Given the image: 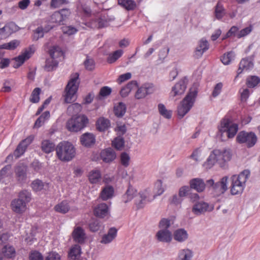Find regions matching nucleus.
Returning <instances> with one entry per match:
<instances>
[{
  "label": "nucleus",
  "instance_id": "1",
  "mask_svg": "<svg viewBox=\"0 0 260 260\" xmlns=\"http://www.w3.org/2000/svg\"><path fill=\"white\" fill-rule=\"evenodd\" d=\"M250 176V172L245 170L238 175L231 177V193L233 195L239 194L243 192L246 186V182Z\"/></svg>",
  "mask_w": 260,
  "mask_h": 260
},
{
  "label": "nucleus",
  "instance_id": "2",
  "mask_svg": "<svg viewBox=\"0 0 260 260\" xmlns=\"http://www.w3.org/2000/svg\"><path fill=\"white\" fill-rule=\"evenodd\" d=\"M238 129V124L233 123L228 119H223L218 127V135L222 141L228 138H233L236 135Z\"/></svg>",
  "mask_w": 260,
  "mask_h": 260
},
{
  "label": "nucleus",
  "instance_id": "3",
  "mask_svg": "<svg viewBox=\"0 0 260 260\" xmlns=\"http://www.w3.org/2000/svg\"><path fill=\"white\" fill-rule=\"evenodd\" d=\"M55 150L58 158L63 161H69L75 156V149L69 142H60L57 145Z\"/></svg>",
  "mask_w": 260,
  "mask_h": 260
},
{
  "label": "nucleus",
  "instance_id": "4",
  "mask_svg": "<svg viewBox=\"0 0 260 260\" xmlns=\"http://www.w3.org/2000/svg\"><path fill=\"white\" fill-rule=\"evenodd\" d=\"M197 93V90L195 88H191L178 106L177 114L180 118H183L190 110L195 101Z\"/></svg>",
  "mask_w": 260,
  "mask_h": 260
},
{
  "label": "nucleus",
  "instance_id": "5",
  "mask_svg": "<svg viewBox=\"0 0 260 260\" xmlns=\"http://www.w3.org/2000/svg\"><path fill=\"white\" fill-rule=\"evenodd\" d=\"M31 199V193L26 190H23L19 192L18 198L13 200L11 202V207L13 211L20 213L24 212L26 209V204L29 202Z\"/></svg>",
  "mask_w": 260,
  "mask_h": 260
},
{
  "label": "nucleus",
  "instance_id": "6",
  "mask_svg": "<svg viewBox=\"0 0 260 260\" xmlns=\"http://www.w3.org/2000/svg\"><path fill=\"white\" fill-rule=\"evenodd\" d=\"M78 78L79 75L76 73L72 77L66 86L64 101L67 103H72L76 99V92L79 86Z\"/></svg>",
  "mask_w": 260,
  "mask_h": 260
},
{
  "label": "nucleus",
  "instance_id": "7",
  "mask_svg": "<svg viewBox=\"0 0 260 260\" xmlns=\"http://www.w3.org/2000/svg\"><path fill=\"white\" fill-rule=\"evenodd\" d=\"M88 119L84 115L73 116L67 123V127L71 132H77L84 128Z\"/></svg>",
  "mask_w": 260,
  "mask_h": 260
},
{
  "label": "nucleus",
  "instance_id": "8",
  "mask_svg": "<svg viewBox=\"0 0 260 260\" xmlns=\"http://www.w3.org/2000/svg\"><path fill=\"white\" fill-rule=\"evenodd\" d=\"M227 182L228 177L225 176L216 183H214L213 179H209L207 181L206 183L208 186L211 187L212 191L215 196H219L227 190Z\"/></svg>",
  "mask_w": 260,
  "mask_h": 260
},
{
  "label": "nucleus",
  "instance_id": "9",
  "mask_svg": "<svg viewBox=\"0 0 260 260\" xmlns=\"http://www.w3.org/2000/svg\"><path fill=\"white\" fill-rule=\"evenodd\" d=\"M237 140L240 143H245L247 147H253L257 142V137L254 133L240 132L237 137Z\"/></svg>",
  "mask_w": 260,
  "mask_h": 260
},
{
  "label": "nucleus",
  "instance_id": "10",
  "mask_svg": "<svg viewBox=\"0 0 260 260\" xmlns=\"http://www.w3.org/2000/svg\"><path fill=\"white\" fill-rule=\"evenodd\" d=\"M214 153L216 157V161L221 168H225L226 163L229 161L232 156L231 151L229 149H215Z\"/></svg>",
  "mask_w": 260,
  "mask_h": 260
},
{
  "label": "nucleus",
  "instance_id": "11",
  "mask_svg": "<svg viewBox=\"0 0 260 260\" xmlns=\"http://www.w3.org/2000/svg\"><path fill=\"white\" fill-rule=\"evenodd\" d=\"M27 170V167L23 163H19L15 167V176L19 184H23L26 182Z\"/></svg>",
  "mask_w": 260,
  "mask_h": 260
},
{
  "label": "nucleus",
  "instance_id": "12",
  "mask_svg": "<svg viewBox=\"0 0 260 260\" xmlns=\"http://www.w3.org/2000/svg\"><path fill=\"white\" fill-rule=\"evenodd\" d=\"M114 18H110L108 15H103L91 22H87L85 25L91 28H101L108 26Z\"/></svg>",
  "mask_w": 260,
  "mask_h": 260
},
{
  "label": "nucleus",
  "instance_id": "13",
  "mask_svg": "<svg viewBox=\"0 0 260 260\" xmlns=\"http://www.w3.org/2000/svg\"><path fill=\"white\" fill-rule=\"evenodd\" d=\"M138 198L136 200V204L137 208L140 209L143 208L147 203L152 201L155 198V195L151 197L150 191L146 189L139 192Z\"/></svg>",
  "mask_w": 260,
  "mask_h": 260
},
{
  "label": "nucleus",
  "instance_id": "14",
  "mask_svg": "<svg viewBox=\"0 0 260 260\" xmlns=\"http://www.w3.org/2000/svg\"><path fill=\"white\" fill-rule=\"evenodd\" d=\"M156 90L154 85L151 83H145L138 88L135 94L137 99L144 98L146 95L153 93Z\"/></svg>",
  "mask_w": 260,
  "mask_h": 260
},
{
  "label": "nucleus",
  "instance_id": "15",
  "mask_svg": "<svg viewBox=\"0 0 260 260\" xmlns=\"http://www.w3.org/2000/svg\"><path fill=\"white\" fill-rule=\"evenodd\" d=\"M34 52L35 49L32 47H29L26 49L21 54L14 59L13 67L14 68H19L26 59H29L31 57Z\"/></svg>",
  "mask_w": 260,
  "mask_h": 260
},
{
  "label": "nucleus",
  "instance_id": "16",
  "mask_svg": "<svg viewBox=\"0 0 260 260\" xmlns=\"http://www.w3.org/2000/svg\"><path fill=\"white\" fill-rule=\"evenodd\" d=\"M186 79L185 78L180 80L172 87L170 95L175 97L184 93L186 88Z\"/></svg>",
  "mask_w": 260,
  "mask_h": 260
},
{
  "label": "nucleus",
  "instance_id": "17",
  "mask_svg": "<svg viewBox=\"0 0 260 260\" xmlns=\"http://www.w3.org/2000/svg\"><path fill=\"white\" fill-rule=\"evenodd\" d=\"M34 137L30 136L25 139L22 141L18 145L16 150L14 152V155L16 158L19 157L25 151L27 146L32 142Z\"/></svg>",
  "mask_w": 260,
  "mask_h": 260
},
{
  "label": "nucleus",
  "instance_id": "18",
  "mask_svg": "<svg viewBox=\"0 0 260 260\" xmlns=\"http://www.w3.org/2000/svg\"><path fill=\"white\" fill-rule=\"evenodd\" d=\"M94 215L99 218L108 217L110 215L109 207L106 203L98 205L93 210Z\"/></svg>",
  "mask_w": 260,
  "mask_h": 260
},
{
  "label": "nucleus",
  "instance_id": "19",
  "mask_svg": "<svg viewBox=\"0 0 260 260\" xmlns=\"http://www.w3.org/2000/svg\"><path fill=\"white\" fill-rule=\"evenodd\" d=\"M213 208H210L209 204L203 201L197 202L192 208V212L196 215H200L207 211L212 210Z\"/></svg>",
  "mask_w": 260,
  "mask_h": 260
},
{
  "label": "nucleus",
  "instance_id": "20",
  "mask_svg": "<svg viewBox=\"0 0 260 260\" xmlns=\"http://www.w3.org/2000/svg\"><path fill=\"white\" fill-rule=\"evenodd\" d=\"M73 240L76 243L82 244L85 242L86 235L84 231L80 226L74 228L72 232Z\"/></svg>",
  "mask_w": 260,
  "mask_h": 260
},
{
  "label": "nucleus",
  "instance_id": "21",
  "mask_svg": "<svg viewBox=\"0 0 260 260\" xmlns=\"http://www.w3.org/2000/svg\"><path fill=\"white\" fill-rule=\"evenodd\" d=\"M209 46L207 40L205 38L201 39L199 41L194 51V56L197 58L201 57L204 53L209 49Z\"/></svg>",
  "mask_w": 260,
  "mask_h": 260
},
{
  "label": "nucleus",
  "instance_id": "22",
  "mask_svg": "<svg viewBox=\"0 0 260 260\" xmlns=\"http://www.w3.org/2000/svg\"><path fill=\"white\" fill-rule=\"evenodd\" d=\"M156 237L158 241L162 242L169 243L172 239L171 232L167 229H160L156 234Z\"/></svg>",
  "mask_w": 260,
  "mask_h": 260
},
{
  "label": "nucleus",
  "instance_id": "23",
  "mask_svg": "<svg viewBox=\"0 0 260 260\" xmlns=\"http://www.w3.org/2000/svg\"><path fill=\"white\" fill-rule=\"evenodd\" d=\"M253 67V62L251 58H247L242 59L239 63V67L237 71V75L236 78L242 73L243 71L250 70L252 69Z\"/></svg>",
  "mask_w": 260,
  "mask_h": 260
},
{
  "label": "nucleus",
  "instance_id": "24",
  "mask_svg": "<svg viewBox=\"0 0 260 260\" xmlns=\"http://www.w3.org/2000/svg\"><path fill=\"white\" fill-rule=\"evenodd\" d=\"M117 230L115 228H111L107 234L104 235L100 242L102 244H107L111 243L116 237Z\"/></svg>",
  "mask_w": 260,
  "mask_h": 260
},
{
  "label": "nucleus",
  "instance_id": "25",
  "mask_svg": "<svg viewBox=\"0 0 260 260\" xmlns=\"http://www.w3.org/2000/svg\"><path fill=\"white\" fill-rule=\"evenodd\" d=\"M189 184L191 188L194 189L199 192L203 191L206 186L203 180L198 178L191 179Z\"/></svg>",
  "mask_w": 260,
  "mask_h": 260
},
{
  "label": "nucleus",
  "instance_id": "26",
  "mask_svg": "<svg viewBox=\"0 0 260 260\" xmlns=\"http://www.w3.org/2000/svg\"><path fill=\"white\" fill-rule=\"evenodd\" d=\"M80 141L82 145L90 147L95 143V138L93 134L86 133L81 136Z\"/></svg>",
  "mask_w": 260,
  "mask_h": 260
},
{
  "label": "nucleus",
  "instance_id": "27",
  "mask_svg": "<svg viewBox=\"0 0 260 260\" xmlns=\"http://www.w3.org/2000/svg\"><path fill=\"white\" fill-rule=\"evenodd\" d=\"M50 58L53 60H58V62L63 58V52L61 49L57 46H53L50 48L49 51Z\"/></svg>",
  "mask_w": 260,
  "mask_h": 260
},
{
  "label": "nucleus",
  "instance_id": "28",
  "mask_svg": "<svg viewBox=\"0 0 260 260\" xmlns=\"http://www.w3.org/2000/svg\"><path fill=\"white\" fill-rule=\"evenodd\" d=\"M101 157L105 162H109L113 161L116 157L114 151L111 148L103 150L101 153Z\"/></svg>",
  "mask_w": 260,
  "mask_h": 260
},
{
  "label": "nucleus",
  "instance_id": "29",
  "mask_svg": "<svg viewBox=\"0 0 260 260\" xmlns=\"http://www.w3.org/2000/svg\"><path fill=\"white\" fill-rule=\"evenodd\" d=\"M214 9V17L218 20H221L226 14V10L223 5L220 1H218Z\"/></svg>",
  "mask_w": 260,
  "mask_h": 260
},
{
  "label": "nucleus",
  "instance_id": "30",
  "mask_svg": "<svg viewBox=\"0 0 260 260\" xmlns=\"http://www.w3.org/2000/svg\"><path fill=\"white\" fill-rule=\"evenodd\" d=\"M114 192L113 187L110 185H107L102 189L100 193V198L103 201L108 200L114 196Z\"/></svg>",
  "mask_w": 260,
  "mask_h": 260
},
{
  "label": "nucleus",
  "instance_id": "31",
  "mask_svg": "<svg viewBox=\"0 0 260 260\" xmlns=\"http://www.w3.org/2000/svg\"><path fill=\"white\" fill-rule=\"evenodd\" d=\"M173 236L175 240L179 242H183L187 239L188 235L186 230L179 229L174 231Z\"/></svg>",
  "mask_w": 260,
  "mask_h": 260
},
{
  "label": "nucleus",
  "instance_id": "32",
  "mask_svg": "<svg viewBox=\"0 0 260 260\" xmlns=\"http://www.w3.org/2000/svg\"><path fill=\"white\" fill-rule=\"evenodd\" d=\"M137 190L132 186L129 185L126 192L122 197V201L124 203L131 201L136 195Z\"/></svg>",
  "mask_w": 260,
  "mask_h": 260
},
{
  "label": "nucleus",
  "instance_id": "33",
  "mask_svg": "<svg viewBox=\"0 0 260 260\" xmlns=\"http://www.w3.org/2000/svg\"><path fill=\"white\" fill-rule=\"evenodd\" d=\"M81 248L79 245L75 244L71 248L69 252V257L73 260L80 259Z\"/></svg>",
  "mask_w": 260,
  "mask_h": 260
},
{
  "label": "nucleus",
  "instance_id": "34",
  "mask_svg": "<svg viewBox=\"0 0 260 260\" xmlns=\"http://www.w3.org/2000/svg\"><path fill=\"white\" fill-rule=\"evenodd\" d=\"M88 177L91 183L97 184L101 181L102 175L99 170H93L89 173Z\"/></svg>",
  "mask_w": 260,
  "mask_h": 260
},
{
  "label": "nucleus",
  "instance_id": "35",
  "mask_svg": "<svg viewBox=\"0 0 260 260\" xmlns=\"http://www.w3.org/2000/svg\"><path fill=\"white\" fill-rule=\"evenodd\" d=\"M2 252L5 258L14 257L16 254L15 248L11 245H6L2 249Z\"/></svg>",
  "mask_w": 260,
  "mask_h": 260
},
{
  "label": "nucleus",
  "instance_id": "36",
  "mask_svg": "<svg viewBox=\"0 0 260 260\" xmlns=\"http://www.w3.org/2000/svg\"><path fill=\"white\" fill-rule=\"evenodd\" d=\"M54 144L48 140H43L41 144L42 150L46 153H49L54 150Z\"/></svg>",
  "mask_w": 260,
  "mask_h": 260
},
{
  "label": "nucleus",
  "instance_id": "37",
  "mask_svg": "<svg viewBox=\"0 0 260 260\" xmlns=\"http://www.w3.org/2000/svg\"><path fill=\"white\" fill-rule=\"evenodd\" d=\"M118 3L128 11L134 10L137 6L136 2L133 0H118Z\"/></svg>",
  "mask_w": 260,
  "mask_h": 260
},
{
  "label": "nucleus",
  "instance_id": "38",
  "mask_svg": "<svg viewBox=\"0 0 260 260\" xmlns=\"http://www.w3.org/2000/svg\"><path fill=\"white\" fill-rule=\"evenodd\" d=\"M137 86L136 81H133L129 82L126 86L123 87L120 90V93L122 97L127 96L131 91Z\"/></svg>",
  "mask_w": 260,
  "mask_h": 260
},
{
  "label": "nucleus",
  "instance_id": "39",
  "mask_svg": "<svg viewBox=\"0 0 260 260\" xmlns=\"http://www.w3.org/2000/svg\"><path fill=\"white\" fill-rule=\"evenodd\" d=\"M70 208V207L67 201H63L54 207L55 211L63 214L68 212Z\"/></svg>",
  "mask_w": 260,
  "mask_h": 260
},
{
  "label": "nucleus",
  "instance_id": "40",
  "mask_svg": "<svg viewBox=\"0 0 260 260\" xmlns=\"http://www.w3.org/2000/svg\"><path fill=\"white\" fill-rule=\"evenodd\" d=\"M58 64V60H53L52 58H49L46 60V64L44 69L47 72H51L55 70Z\"/></svg>",
  "mask_w": 260,
  "mask_h": 260
},
{
  "label": "nucleus",
  "instance_id": "41",
  "mask_svg": "<svg viewBox=\"0 0 260 260\" xmlns=\"http://www.w3.org/2000/svg\"><path fill=\"white\" fill-rule=\"evenodd\" d=\"M14 27H15V25L11 23L0 28V39L5 38L9 34H11L13 31L12 28Z\"/></svg>",
  "mask_w": 260,
  "mask_h": 260
},
{
  "label": "nucleus",
  "instance_id": "42",
  "mask_svg": "<svg viewBox=\"0 0 260 260\" xmlns=\"http://www.w3.org/2000/svg\"><path fill=\"white\" fill-rule=\"evenodd\" d=\"M110 125L109 120L103 117L100 118L96 122L97 128L100 131L107 129Z\"/></svg>",
  "mask_w": 260,
  "mask_h": 260
},
{
  "label": "nucleus",
  "instance_id": "43",
  "mask_svg": "<svg viewBox=\"0 0 260 260\" xmlns=\"http://www.w3.org/2000/svg\"><path fill=\"white\" fill-rule=\"evenodd\" d=\"M125 111L126 106L123 103L120 102L114 107V112L117 117H122L125 114Z\"/></svg>",
  "mask_w": 260,
  "mask_h": 260
},
{
  "label": "nucleus",
  "instance_id": "44",
  "mask_svg": "<svg viewBox=\"0 0 260 260\" xmlns=\"http://www.w3.org/2000/svg\"><path fill=\"white\" fill-rule=\"evenodd\" d=\"M192 257V252L190 249H182L179 252L178 260H190Z\"/></svg>",
  "mask_w": 260,
  "mask_h": 260
},
{
  "label": "nucleus",
  "instance_id": "45",
  "mask_svg": "<svg viewBox=\"0 0 260 260\" xmlns=\"http://www.w3.org/2000/svg\"><path fill=\"white\" fill-rule=\"evenodd\" d=\"M217 162L216 161V157L215 156V153H214V150L212 151L210 153V155L208 157L206 161L204 164V166L207 169H209L211 168Z\"/></svg>",
  "mask_w": 260,
  "mask_h": 260
},
{
  "label": "nucleus",
  "instance_id": "46",
  "mask_svg": "<svg viewBox=\"0 0 260 260\" xmlns=\"http://www.w3.org/2000/svg\"><path fill=\"white\" fill-rule=\"evenodd\" d=\"M49 31V29L46 28H43L42 27H38L34 30L32 38L34 40L37 41L40 38H42L44 37V33L47 32Z\"/></svg>",
  "mask_w": 260,
  "mask_h": 260
},
{
  "label": "nucleus",
  "instance_id": "47",
  "mask_svg": "<svg viewBox=\"0 0 260 260\" xmlns=\"http://www.w3.org/2000/svg\"><path fill=\"white\" fill-rule=\"evenodd\" d=\"M88 226L91 232H95L102 228V223L97 219H92L90 220Z\"/></svg>",
  "mask_w": 260,
  "mask_h": 260
},
{
  "label": "nucleus",
  "instance_id": "48",
  "mask_svg": "<svg viewBox=\"0 0 260 260\" xmlns=\"http://www.w3.org/2000/svg\"><path fill=\"white\" fill-rule=\"evenodd\" d=\"M82 109L81 105L78 103H75L70 105L67 109V112L70 115L76 116V114L79 113Z\"/></svg>",
  "mask_w": 260,
  "mask_h": 260
},
{
  "label": "nucleus",
  "instance_id": "49",
  "mask_svg": "<svg viewBox=\"0 0 260 260\" xmlns=\"http://www.w3.org/2000/svg\"><path fill=\"white\" fill-rule=\"evenodd\" d=\"M123 53V51L121 49H119L114 51L113 53L109 55V56L107 58V61L109 63H112L114 62L122 56Z\"/></svg>",
  "mask_w": 260,
  "mask_h": 260
},
{
  "label": "nucleus",
  "instance_id": "50",
  "mask_svg": "<svg viewBox=\"0 0 260 260\" xmlns=\"http://www.w3.org/2000/svg\"><path fill=\"white\" fill-rule=\"evenodd\" d=\"M158 108L159 113L164 117L167 119H170L171 118L172 114V111L168 110L164 105L159 104L158 105Z\"/></svg>",
  "mask_w": 260,
  "mask_h": 260
},
{
  "label": "nucleus",
  "instance_id": "51",
  "mask_svg": "<svg viewBox=\"0 0 260 260\" xmlns=\"http://www.w3.org/2000/svg\"><path fill=\"white\" fill-rule=\"evenodd\" d=\"M20 44V42L17 40H13L9 43H5L1 45V48L8 50L15 49Z\"/></svg>",
  "mask_w": 260,
  "mask_h": 260
},
{
  "label": "nucleus",
  "instance_id": "52",
  "mask_svg": "<svg viewBox=\"0 0 260 260\" xmlns=\"http://www.w3.org/2000/svg\"><path fill=\"white\" fill-rule=\"evenodd\" d=\"M259 78L255 76H252L247 78L246 84L250 88L255 87L259 82Z\"/></svg>",
  "mask_w": 260,
  "mask_h": 260
},
{
  "label": "nucleus",
  "instance_id": "53",
  "mask_svg": "<svg viewBox=\"0 0 260 260\" xmlns=\"http://www.w3.org/2000/svg\"><path fill=\"white\" fill-rule=\"evenodd\" d=\"M235 53L233 51H230L227 54H225L221 57V60L222 62L225 65L229 64L232 60L234 59Z\"/></svg>",
  "mask_w": 260,
  "mask_h": 260
},
{
  "label": "nucleus",
  "instance_id": "54",
  "mask_svg": "<svg viewBox=\"0 0 260 260\" xmlns=\"http://www.w3.org/2000/svg\"><path fill=\"white\" fill-rule=\"evenodd\" d=\"M50 22L54 23L56 24H63V21L62 20L60 14L58 11L55 12L50 17Z\"/></svg>",
  "mask_w": 260,
  "mask_h": 260
},
{
  "label": "nucleus",
  "instance_id": "55",
  "mask_svg": "<svg viewBox=\"0 0 260 260\" xmlns=\"http://www.w3.org/2000/svg\"><path fill=\"white\" fill-rule=\"evenodd\" d=\"M41 92V89L39 87L35 88L32 91L30 101L33 103H38L40 101V94Z\"/></svg>",
  "mask_w": 260,
  "mask_h": 260
},
{
  "label": "nucleus",
  "instance_id": "56",
  "mask_svg": "<svg viewBox=\"0 0 260 260\" xmlns=\"http://www.w3.org/2000/svg\"><path fill=\"white\" fill-rule=\"evenodd\" d=\"M31 187L36 191L42 190L45 186V184L39 179H36L31 183Z\"/></svg>",
  "mask_w": 260,
  "mask_h": 260
},
{
  "label": "nucleus",
  "instance_id": "57",
  "mask_svg": "<svg viewBox=\"0 0 260 260\" xmlns=\"http://www.w3.org/2000/svg\"><path fill=\"white\" fill-rule=\"evenodd\" d=\"M164 191V188L162 187V181L160 180H157L154 185L155 194L154 195H155V197L157 196H160Z\"/></svg>",
  "mask_w": 260,
  "mask_h": 260
},
{
  "label": "nucleus",
  "instance_id": "58",
  "mask_svg": "<svg viewBox=\"0 0 260 260\" xmlns=\"http://www.w3.org/2000/svg\"><path fill=\"white\" fill-rule=\"evenodd\" d=\"M80 3V4L78 7L79 11L83 12L85 17L90 16L91 13L90 8L87 5L82 4L81 2Z\"/></svg>",
  "mask_w": 260,
  "mask_h": 260
},
{
  "label": "nucleus",
  "instance_id": "59",
  "mask_svg": "<svg viewBox=\"0 0 260 260\" xmlns=\"http://www.w3.org/2000/svg\"><path fill=\"white\" fill-rule=\"evenodd\" d=\"M124 140L122 138L117 137L112 142V145L117 150H120L124 146Z\"/></svg>",
  "mask_w": 260,
  "mask_h": 260
},
{
  "label": "nucleus",
  "instance_id": "60",
  "mask_svg": "<svg viewBox=\"0 0 260 260\" xmlns=\"http://www.w3.org/2000/svg\"><path fill=\"white\" fill-rule=\"evenodd\" d=\"M130 161V156L126 152H122L120 155V162L122 166L125 167L128 166Z\"/></svg>",
  "mask_w": 260,
  "mask_h": 260
},
{
  "label": "nucleus",
  "instance_id": "61",
  "mask_svg": "<svg viewBox=\"0 0 260 260\" xmlns=\"http://www.w3.org/2000/svg\"><path fill=\"white\" fill-rule=\"evenodd\" d=\"M29 260H43L44 257L42 254L36 250L31 251L29 254Z\"/></svg>",
  "mask_w": 260,
  "mask_h": 260
},
{
  "label": "nucleus",
  "instance_id": "62",
  "mask_svg": "<svg viewBox=\"0 0 260 260\" xmlns=\"http://www.w3.org/2000/svg\"><path fill=\"white\" fill-rule=\"evenodd\" d=\"M223 87V84L221 82L217 83L214 87L212 95L214 98H216L221 93Z\"/></svg>",
  "mask_w": 260,
  "mask_h": 260
},
{
  "label": "nucleus",
  "instance_id": "63",
  "mask_svg": "<svg viewBox=\"0 0 260 260\" xmlns=\"http://www.w3.org/2000/svg\"><path fill=\"white\" fill-rule=\"evenodd\" d=\"M62 30L63 34H67L69 36L74 35L77 31V29L72 26H66L62 27Z\"/></svg>",
  "mask_w": 260,
  "mask_h": 260
},
{
  "label": "nucleus",
  "instance_id": "64",
  "mask_svg": "<svg viewBox=\"0 0 260 260\" xmlns=\"http://www.w3.org/2000/svg\"><path fill=\"white\" fill-rule=\"evenodd\" d=\"M45 260H60V256L56 252H50L48 253Z\"/></svg>",
  "mask_w": 260,
  "mask_h": 260
}]
</instances>
